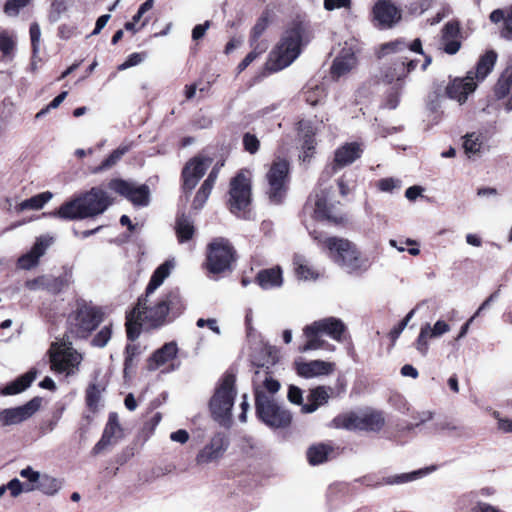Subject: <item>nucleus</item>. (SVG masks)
I'll list each match as a JSON object with an SVG mask.
<instances>
[{"mask_svg": "<svg viewBox=\"0 0 512 512\" xmlns=\"http://www.w3.org/2000/svg\"><path fill=\"white\" fill-rule=\"evenodd\" d=\"M173 264L166 261L152 274L146 287L145 294L138 299L136 306L126 317V331L129 340L133 341L140 335L141 328H158L167 322L171 314L176 317L185 309L178 291H170L159 299H153V294L169 276Z\"/></svg>", "mask_w": 512, "mask_h": 512, "instance_id": "nucleus-1", "label": "nucleus"}, {"mask_svg": "<svg viewBox=\"0 0 512 512\" xmlns=\"http://www.w3.org/2000/svg\"><path fill=\"white\" fill-rule=\"evenodd\" d=\"M253 388L257 417L271 428L288 426L291 422V414L279 405L275 398L280 389V383L265 370L255 371Z\"/></svg>", "mask_w": 512, "mask_h": 512, "instance_id": "nucleus-2", "label": "nucleus"}, {"mask_svg": "<svg viewBox=\"0 0 512 512\" xmlns=\"http://www.w3.org/2000/svg\"><path fill=\"white\" fill-rule=\"evenodd\" d=\"M310 38L308 25L300 20L293 21L270 53V69L279 71L291 65L299 57L302 48L307 45Z\"/></svg>", "mask_w": 512, "mask_h": 512, "instance_id": "nucleus-3", "label": "nucleus"}, {"mask_svg": "<svg viewBox=\"0 0 512 512\" xmlns=\"http://www.w3.org/2000/svg\"><path fill=\"white\" fill-rule=\"evenodd\" d=\"M312 237L328 251L329 258L349 274L360 275L366 272L371 262L357 246L348 239L338 237H322L315 231Z\"/></svg>", "mask_w": 512, "mask_h": 512, "instance_id": "nucleus-4", "label": "nucleus"}, {"mask_svg": "<svg viewBox=\"0 0 512 512\" xmlns=\"http://www.w3.org/2000/svg\"><path fill=\"white\" fill-rule=\"evenodd\" d=\"M111 202L107 193L97 187L63 203L56 214L65 220H77L102 214Z\"/></svg>", "mask_w": 512, "mask_h": 512, "instance_id": "nucleus-5", "label": "nucleus"}, {"mask_svg": "<svg viewBox=\"0 0 512 512\" xmlns=\"http://www.w3.org/2000/svg\"><path fill=\"white\" fill-rule=\"evenodd\" d=\"M234 385L235 376L229 373L225 374L209 403L213 418L222 425H227L231 419V411L236 396Z\"/></svg>", "mask_w": 512, "mask_h": 512, "instance_id": "nucleus-6", "label": "nucleus"}, {"mask_svg": "<svg viewBox=\"0 0 512 512\" xmlns=\"http://www.w3.org/2000/svg\"><path fill=\"white\" fill-rule=\"evenodd\" d=\"M51 369L65 376L74 375L82 361V355L66 340L52 343L50 350Z\"/></svg>", "mask_w": 512, "mask_h": 512, "instance_id": "nucleus-7", "label": "nucleus"}, {"mask_svg": "<svg viewBox=\"0 0 512 512\" xmlns=\"http://www.w3.org/2000/svg\"><path fill=\"white\" fill-rule=\"evenodd\" d=\"M102 321L103 313L99 308L84 304L70 317L69 333L77 338H86Z\"/></svg>", "mask_w": 512, "mask_h": 512, "instance_id": "nucleus-8", "label": "nucleus"}, {"mask_svg": "<svg viewBox=\"0 0 512 512\" xmlns=\"http://www.w3.org/2000/svg\"><path fill=\"white\" fill-rule=\"evenodd\" d=\"M335 428L348 430L379 431L384 425L380 412L346 413L335 417L332 421Z\"/></svg>", "mask_w": 512, "mask_h": 512, "instance_id": "nucleus-9", "label": "nucleus"}, {"mask_svg": "<svg viewBox=\"0 0 512 512\" xmlns=\"http://www.w3.org/2000/svg\"><path fill=\"white\" fill-rule=\"evenodd\" d=\"M289 179V163L285 159H276L267 174V195L271 202L279 204L286 195Z\"/></svg>", "mask_w": 512, "mask_h": 512, "instance_id": "nucleus-10", "label": "nucleus"}, {"mask_svg": "<svg viewBox=\"0 0 512 512\" xmlns=\"http://www.w3.org/2000/svg\"><path fill=\"white\" fill-rule=\"evenodd\" d=\"M229 194L230 211L239 217H245L251 202V183L245 171H240L231 180Z\"/></svg>", "mask_w": 512, "mask_h": 512, "instance_id": "nucleus-11", "label": "nucleus"}, {"mask_svg": "<svg viewBox=\"0 0 512 512\" xmlns=\"http://www.w3.org/2000/svg\"><path fill=\"white\" fill-rule=\"evenodd\" d=\"M234 259V250L224 238L215 239L209 245L207 268L213 274L229 270Z\"/></svg>", "mask_w": 512, "mask_h": 512, "instance_id": "nucleus-12", "label": "nucleus"}, {"mask_svg": "<svg viewBox=\"0 0 512 512\" xmlns=\"http://www.w3.org/2000/svg\"><path fill=\"white\" fill-rule=\"evenodd\" d=\"M109 189L125 197L134 206L145 207L150 201V190L145 184L137 185L133 181L112 179L108 184Z\"/></svg>", "mask_w": 512, "mask_h": 512, "instance_id": "nucleus-13", "label": "nucleus"}, {"mask_svg": "<svg viewBox=\"0 0 512 512\" xmlns=\"http://www.w3.org/2000/svg\"><path fill=\"white\" fill-rule=\"evenodd\" d=\"M434 470H435V467L432 466V467H428L425 469H419L416 471H412L409 473H402V474L392 475V476H387V477H377L374 475H367V476L362 477L359 481L363 485H365L367 487H371V488H378L383 485H399V484H404V483L415 481Z\"/></svg>", "mask_w": 512, "mask_h": 512, "instance_id": "nucleus-14", "label": "nucleus"}, {"mask_svg": "<svg viewBox=\"0 0 512 512\" xmlns=\"http://www.w3.org/2000/svg\"><path fill=\"white\" fill-rule=\"evenodd\" d=\"M362 153V144L357 142L345 143L335 150L333 163L331 167H328L323 172V175H326L327 178H330L339 169L354 163L361 157Z\"/></svg>", "mask_w": 512, "mask_h": 512, "instance_id": "nucleus-15", "label": "nucleus"}, {"mask_svg": "<svg viewBox=\"0 0 512 512\" xmlns=\"http://www.w3.org/2000/svg\"><path fill=\"white\" fill-rule=\"evenodd\" d=\"M229 441L224 433H216L198 452L195 461L198 465H206L222 458L228 449Z\"/></svg>", "mask_w": 512, "mask_h": 512, "instance_id": "nucleus-16", "label": "nucleus"}, {"mask_svg": "<svg viewBox=\"0 0 512 512\" xmlns=\"http://www.w3.org/2000/svg\"><path fill=\"white\" fill-rule=\"evenodd\" d=\"M393 58L390 64L383 70V79L387 83L399 82L404 80L407 75L413 71L418 61L411 59L406 55L391 54Z\"/></svg>", "mask_w": 512, "mask_h": 512, "instance_id": "nucleus-17", "label": "nucleus"}, {"mask_svg": "<svg viewBox=\"0 0 512 512\" xmlns=\"http://www.w3.org/2000/svg\"><path fill=\"white\" fill-rule=\"evenodd\" d=\"M40 408V399L33 398L26 404L0 410V426L20 424L31 418Z\"/></svg>", "mask_w": 512, "mask_h": 512, "instance_id": "nucleus-18", "label": "nucleus"}, {"mask_svg": "<svg viewBox=\"0 0 512 512\" xmlns=\"http://www.w3.org/2000/svg\"><path fill=\"white\" fill-rule=\"evenodd\" d=\"M123 438V428L119 422L118 414L111 412L100 440L92 449L94 455L100 454L109 446L117 444Z\"/></svg>", "mask_w": 512, "mask_h": 512, "instance_id": "nucleus-19", "label": "nucleus"}, {"mask_svg": "<svg viewBox=\"0 0 512 512\" xmlns=\"http://www.w3.org/2000/svg\"><path fill=\"white\" fill-rule=\"evenodd\" d=\"M211 163L212 160L210 158L204 157H195L186 163L182 171L183 190L185 193L191 192L195 188Z\"/></svg>", "mask_w": 512, "mask_h": 512, "instance_id": "nucleus-20", "label": "nucleus"}, {"mask_svg": "<svg viewBox=\"0 0 512 512\" xmlns=\"http://www.w3.org/2000/svg\"><path fill=\"white\" fill-rule=\"evenodd\" d=\"M373 18L381 28H391L401 19V9L392 0H377L373 6Z\"/></svg>", "mask_w": 512, "mask_h": 512, "instance_id": "nucleus-21", "label": "nucleus"}, {"mask_svg": "<svg viewBox=\"0 0 512 512\" xmlns=\"http://www.w3.org/2000/svg\"><path fill=\"white\" fill-rule=\"evenodd\" d=\"M356 48L353 43L345 42L331 66V76L337 80L348 74L357 64Z\"/></svg>", "mask_w": 512, "mask_h": 512, "instance_id": "nucleus-22", "label": "nucleus"}, {"mask_svg": "<svg viewBox=\"0 0 512 512\" xmlns=\"http://www.w3.org/2000/svg\"><path fill=\"white\" fill-rule=\"evenodd\" d=\"M473 72H468L464 78H456L446 87V95L448 98L456 100L459 104L466 102L468 96L473 93L477 87L474 81Z\"/></svg>", "mask_w": 512, "mask_h": 512, "instance_id": "nucleus-23", "label": "nucleus"}, {"mask_svg": "<svg viewBox=\"0 0 512 512\" xmlns=\"http://www.w3.org/2000/svg\"><path fill=\"white\" fill-rule=\"evenodd\" d=\"M493 95L496 100L503 101V107L507 112L512 111V66H508L500 73L493 87Z\"/></svg>", "mask_w": 512, "mask_h": 512, "instance_id": "nucleus-24", "label": "nucleus"}, {"mask_svg": "<svg viewBox=\"0 0 512 512\" xmlns=\"http://www.w3.org/2000/svg\"><path fill=\"white\" fill-rule=\"evenodd\" d=\"M297 374L303 378H314L331 374L335 369V364L323 360L304 361L298 359L294 362Z\"/></svg>", "mask_w": 512, "mask_h": 512, "instance_id": "nucleus-25", "label": "nucleus"}, {"mask_svg": "<svg viewBox=\"0 0 512 512\" xmlns=\"http://www.w3.org/2000/svg\"><path fill=\"white\" fill-rule=\"evenodd\" d=\"M253 364L258 368L256 371L265 370L272 376L270 368L279 360V352L275 346L267 343H260L255 347L251 355Z\"/></svg>", "mask_w": 512, "mask_h": 512, "instance_id": "nucleus-26", "label": "nucleus"}, {"mask_svg": "<svg viewBox=\"0 0 512 512\" xmlns=\"http://www.w3.org/2000/svg\"><path fill=\"white\" fill-rule=\"evenodd\" d=\"M303 335L306 338V342L298 347V351L301 353L319 349H325L328 351L335 350V346L324 340L322 338V334L312 323L304 327Z\"/></svg>", "mask_w": 512, "mask_h": 512, "instance_id": "nucleus-27", "label": "nucleus"}, {"mask_svg": "<svg viewBox=\"0 0 512 512\" xmlns=\"http://www.w3.org/2000/svg\"><path fill=\"white\" fill-rule=\"evenodd\" d=\"M51 242L52 238H38L31 250L18 259V266L26 270L36 266L38 264L39 258L44 255Z\"/></svg>", "mask_w": 512, "mask_h": 512, "instance_id": "nucleus-28", "label": "nucleus"}, {"mask_svg": "<svg viewBox=\"0 0 512 512\" xmlns=\"http://www.w3.org/2000/svg\"><path fill=\"white\" fill-rule=\"evenodd\" d=\"M328 194L327 191H321V194L315 195L314 213L317 218L339 223L342 217L336 212V205L329 202Z\"/></svg>", "mask_w": 512, "mask_h": 512, "instance_id": "nucleus-29", "label": "nucleus"}, {"mask_svg": "<svg viewBox=\"0 0 512 512\" xmlns=\"http://www.w3.org/2000/svg\"><path fill=\"white\" fill-rule=\"evenodd\" d=\"M412 52L422 53V44L419 39L413 41L411 45H408L402 40H395L381 45L378 52L379 57H385L389 54H400L409 57Z\"/></svg>", "mask_w": 512, "mask_h": 512, "instance_id": "nucleus-30", "label": "nucleus"}, {"mask_svg": "<svg viewBox=\"0 0 512 512\" xmlns=\"http://www.w3.org/2000/svg\"><path fill=\"white\" fill-rule=\"evenodd\" d=\"M441 45L443 50L450 55L456 54L460 47V27L457 22H448L442 30Z\"/></svg>", "mask_w": 512, "mask_h": 512, "instance_id": "nucleus-31", "label": "nucleus"}, {"mask_svg": "<svg viewBox=\"0 0 512 512\" xmlns=\"http://www.w3.org/2000/svg\"><path fill=\"white\" fill-rule=\"evenodd\" d=\"M314 327L322 334L328 335L332 339L340 342L345 331L344 323L335 317H327L312 323Z\"/></svg>", "mask_w": 512, "mask_h": 512, "instance_id": "nucleus-32", "label": "nucleus"}, {"mask_svg": "<svg viewBox=\"0 0 512 512\" xmlns=\"http://www.w3.org/2000/svg\"><path fill=\"white\" fill-rule=\"evenodd\" d=\"M256 282L264 290L281 287L283 284L281 268L276 266L259 271L256 275Z\"/></svg>", "mask_w": 512, "mask_h": 512, "instance_id": "nucleus-33", "label": "nucleus"}, {"mask_svg": "<svg viewBox=\"0 0 512 512\" xmlns=\"http://www.w3.org/2000/svg\"><path fill=\"white\" fill-rule=\"evenodd\" d=\"M178 347L175 342L164 344L160 349L156 350L149 358L148 368L156 370L168 361L174 359L177 355Z\"/></svg>", "mask_w": 512, "mask_h": 512, "instance_id": "nucleus-34", "label": "nucleus"}, {"mask_svg": "<svg viewBox=\"0 0 512 512\" xmlns=\"http://www.w3.org/2000/svg\"><path fill=\"white\" fill-rule=\"evenodd\" d=\"M332 388L325 386H318L310 391L308 396L309 403L302 405L303 413H313L320 406L326 404L330 398Z\"/></svg>", "mask_w": 512, "mask_h": 512, "instance_id": "nucleus-35", "label": "nucleus"}, {"mask_svg": "<svg viewBox=\"0 0 512 512\" xmlns=\"http://www.w3.org/2000/svg\"><path fill=\"white\" fill-rule=\"evenodd\" d=\"M37 370L35 368L30 369L25 374L19 376L14 381L7 384L3 390V395H15L26 390L37 377Z\"/></svg>", "mask_w": 512, "mask_h": 512, "instance_id": "nucleus-36", "label": "nucleus"}, {"mask_svg": "<svg viewBox=\"0 0 512 512\" xmlns=\"http://www.w3.org/2000/svg\"><path fill=\"white\" fill-rule=\"evenodd\" d=\"M496 60L497 54L492 50L487 51L484 55H482L476 65L475 71H472L474 81H483L493 70Z\"/></svg>", "mask_w": 512, "mask_h": 512, "instance_id": "nucleus-37", "label": "nucleus"}, {"mask_svg": "<svg viewBox=\"0 0 512 512\" xmlns=\"http://www.w3.org/2000/svg\"><path fill=\"white\" fill-rule=\"evenodd\" d=\"M333 452V448L324 443H318L310 446L306 452L308 462L315 466L328 460L329 455Z\"/></svg>", "mask_w": 512, "mask_h": 512, "instance_id": "nucleus-38", "label": "nucleus"}, {"mask_svg": "<svg viewBox=\"0 0 512 512\" xmlns=\"http://www.w3.org/2000/svg\"><path fill=\"white\" fill-rule=\"evenodd\" d=\"M302 94L305 101L311 106L317 105L326 95L324 86L316 81L307 83Z\"/></svg>", "mask_w": 512, "mask_h": 512, "instance_id": "nucleus-39", "label": "nucleus"}, {"mask_svg": "<svg viewBox=\"0 0 512 512\" xmlns=\"http://www.w3.org/2000/svg\"><path fill=\"white\" fill-rule=\"evenodd\" d=\"M293 264L298 278L303 280H314L317 278L318 274L303 255L296 254L293 258Z\"/></svg>", "mask_w": 512, "mask_h": 512, "instance_id": "nucleus-40", "label": "nucleus"}, {"mask_svg": "<svg viewBox=\"0 0 512 512\" xmlns=\"http://www.w3.org/2000/svg\"><path fill=\"white\" fill-rule=\"evenodd\" d=\"M52 196V193L48 191L40 193L38 195H35L29 199L22 201L18 205L17 210H39L52 198Z\"/></svg>", "mask_w": 512, "mask_h": 512, "instance_id": "nucleus-41", "label": "nucleus"}, {"mask_svg": "<svg viewBox=\"0 0 512 512\" xmlns=\"http://www.w3.org/2000/svg\"><path fill=\"white\" fill-rule=\"evenodd\" d=\"M176 233L180 242L188 241L194 234V225L190 217L181 215L176 221Z\"/></svg>", "mask_w": 512, "mask_h": 512, "instance_id": "nucleus-42", "label": "nucleus"}, {"mask_svg": "<svg viewBox=\"0 0 512 512\" xmlns=\"http://www.w3.org/2000/svg\"><path fill=\"white\" fill-rule=\"evenodd\" d=\"M130 149L131 144L120 145L101 163L100 166L94 169V173H98L112 168Z\"/></svg>", "mask_w": 512, "mask_h": 512, "instance_id": "nucleus-43", "label": "nucleus"}, {"mask_svg": "<svg viewBox=\"0 0 512 512\" xmlns=\"http://www.w3.org/2000/svg\"><path fill=\"white\" fill-rule=\"evenodd\" d=\"M483 146V135L481 133L472 132L464 136L463 148L465 153L470 157L480 153Z\"/></svg>", "mask_w": 512, "mask_h": 512, "instance_id": "nucleus-44", "label": "nucleus"}, {"mask_svg": "<svg viewBox=\"0 0 512 512\" xmlns=\"http://www.w3.org/2000/svg\"><path fill=\"white\" fill-rule=\"evenodd\" d=\"M70 284V275L54 277L47 275L46 290L52 294H58Z\"/></svg>", "mask_w": 512, "mask_h": 512, "instance_id": "nucleus-45", "label": "nucleus"}, {"mask_svg": "<svg viewBox=\"0 0 512 512\" xmlns=\"http://www.w3.org/2000/svg\"><path fill=\"white\" fill-rule=\"evenodd\" d=\"M35 488L39 489L46 495H54L61 488V482L52 476L42 475Z\"/></svg>", "mask_w": 512, "mask_h": 512, "instance_id": "nucleus-46", "label": "nucleus"}, {"mask_svg": "<svg viewBox=\"0 0 512 512\" xmlns=\"http://www.w3.org/2000/svg\"><path fill=\"white\" fill-rule=\"evenodd\" d=\"M71 5L72 0H52L48 15L49 20L51 22L59 21V19L68 11Z\"/></svg>", "mask_w": 512, "mask_h": 512, "instance_id": "nucleus-47", "label": "nucleus"}, {"mask_svg": "<svg viewBox=\"0 0 512 512\" xmlns=\"http://www.w3.org/2000/svg\"><path fill=\"white\" fill-rule=\"evenodd\" d=\"M16 41L7 31L0 32V51L5 59H11L15 49Z\"/></svg>", "mask_w": 512, "mask_h": 512, "instance_id": "nucleus-48", "label": "nucleus"}, {"mask_svg": "<svg viewBox=\"0 0 512 512\" xmlns=\"http://www.w3.org/2000/svg\"><path fill=\"white\" fill-rule=\"evenodd\" d=\"M3 486L5 491H8L13 498L18 497L23 492H30L35 489L34 485H24L18 478L11 479L7 484H4Z\"/></svg>", "mask_w": 512, "mask_h": 512, "instance_id": "nucleus-49", "label": "nucleus"}, {"mask_svg": "<svg viewBox=\"0 0 512 512\" xmlns=\"http://www.w3.org/2000/svg\"><path fill=\"white\" fill-rule=\"evenodd\" d=\"M422 327L431 338H439L451 329L450 325L444 320L436 321L433 326L430 323H426Z\"/></svg>", "mask_w": 512, "mask_h": 512, "instance_id": "nucleus-50", "label": "nucleus"}, {"mask_svg": "<svg viewBox=\"0 0 512 512\" xmlns=\"http://www.w3.org/2000/svg\"><path fill=\"white\" fill-rule=\"evenodd\" d=\"M112 336V325L104 326L92 339V346L103 348L107 345Z\"/></svg>", "mask_w": 512, "mask_h": 512, "instance_id": "nucleus-51", "label": "nucleus"}, {"mask_svg": "<svg viewBox=\"0 0 512 512\" xmlns=\"http://www.w3.org/2000/svg\"><path fill=\"white\" fill-rule=\"evenodd\" d=\"M429 339H432L430 335L423 329V327L420 328L419 335L415 341V349L418 351V353L425 357L428 354L429 351Z\"/></svg>", "mask_w": 512, "mask_h": 512, "instance_id": "nucleus-52", "label": "nucleus"}, {"mask_svg": "<svg viewBox=\"0 0 512 512\" xmlns=\"http://www.w3.org/2000/svg\"><path fill=\"white\" fill-rule=\"evenodd\" d=\"M268 27V18L266 16H261L251 31V46L257 45L258 39L261 37V35L264 33V31Z\"/></svg>", "mask_w": 512, "mask_h": 512, "instance_id": "nucleus-53", "label": "nucleus"}, {"mask_svg": "<svg viewBox=\"0 0 512 512\" xmlns=\"http://www.w3.org/2000/svg\"><path fill=\"white\" fill-rule=\"evenodd\" d=\"M100 402V390L96 385H90L86 391V404L91 410H96Z\"/></svg>", "mask_w": 512, "mask_h": 512, "instance_id": "nucleus-54", "label": "nucleus"}, {"mask_svg": "<svg viewBox=\"0 0 512 512\" xmlns=\"http://www.w3.org/2000/svg\"><path fill=\"white\" fill-rule=\"evenodd\" d=\"M254 47V50L248 53L245 58L239 63L237 69L239 72L245 70L263 51H265L266 46H261L257 44Z\"/></svg>", "mask_w": 512, "mask_h": 512, "instance_id": "nucleus-55", "label": "nucleus"}, {"mask_svg": "<svg viewBox=\"0 0 512 512\" xmlns=\"http://www.w3.org/2000/svg\"><path fill=\"white\" fill-rule=\"evenodd\" d=\"M211 191V189L201 185L192 202V208L195 210H200L201 208H203Z\"/></svg>", "mask_w": 512, "mask_h": 512, "instance_id": "nucleus-56", "label": "nucleus"}, {"mask_svg": "<svg viewBox=\"0 0 512 512\" xmlns=\"http://www.w3.org/2000/svg\"><path fill=\"white\" fill-rule=\"evenodd\" d=\"M243 146L245 151L255 154L259 150L260 141L254 134L245 133L243 135Z\"/></svg>", "mask_w": 512, "mask_h": 512, "instance_id": "nucleus-57", "label": "nucleus"}, {"mask_svg": "<svg viewBox=\"0 0 512 512\" xmlns=\"http://www.w3.org/2000/svg\"><path fill=\"white\" fill-rule=\"evenodd\" d=\"M302 148H303V153L300 157L305 162V161H308L312 157L313 151L315 148V141H314V138L312 135H308V134L305 135V139H304Z\"/></svg>", "mask_w": 512, "mask_h": 512, "instance_id": "nucleus-58", "label": "nucleus"}, {"mask_svg": "<svg viewBox=\"0 0 512 512\" xmlns=\"http://www.w3.org/2000/svg\"><path fill=\"white\" fill-rule=\"evenodd\" d=\"M401 181L395 178H383L378 181V188L383 192H392L395 188H400Z\"/></svg>", "mask_w": 512, "mask_h": 512, "instance_id": "nucleus-59", "label": "nucleus"}, {"mask_svg": "<svg viewBox=\"0 0 512 512\" xmlns=\"http://www.w3.org/2000/svg\"><path fill=\"white\" fill-rule=\"evenodd\" d=\"M144 60V55L141 53H132L130 54L127 59L118 66V70H126L130 67L136 66L140 64Z\"/></svg>", "mask_w": 512, "mask_h": 512, "instance_id": "nucleus-60", "label": "nucleus"}, {"mask_svg": "<svg viewBox=\"0 0 512 512\" xmlns=\"http://www.w3.org/2000/svg\"><path fill=\"white\" fill-rule=\"evenodd\" d=\"M41 36V30L37 23H33L30 26V37L32 43L33 54H36L39 50V41Z\"/></svg>", "mask_w": 512, "mask_h": 512, "instance_id": "nucleus-61", "label": "nucleus"}, {"mask_svg": "<svg viewBox=\"0 0 512 512\" xmlns=\"http://www.w3.org/2000/svg\"><path fill=\"white\" fill-rule=\"evenodd\" d=\"M30 0H9L5 4V12L8 14H17L19 9L25 7Z\"/></svg>", "mask_w": 512, "mask_h": 512, "instance_id": "nucleus-62", "label": "nucleus"}, {"mask_svg": "<svg viewBox=\"0 0 512 512\" xmlns=\"http://www.w3.org/2000/svg\"><path fill=\"white\" fill-rule=\"evenodd\" d=\"M503 38L512 41V6L507 10L505 25L501 31Z\"/></svg>", "mask_w": 512, "mask_h": 512, "instance_id": "nucleus-63", "label": "nucleus"}, {"mask_svg": "<svg viewBox=\"0 0 512 512\" xmlns=\"http://www.w3.org/2000/svg\"><path fill=\"white\" fill-rule=\"evenodd\" d=\"M471 512H503L496 506L489 503L477 501L476 504L471 508Z\"/></svg>", "mask_w": 512, "mask_h": 512, "instance_id": "nucleus-64", "label": "nucleus"}]
</instances>
